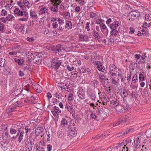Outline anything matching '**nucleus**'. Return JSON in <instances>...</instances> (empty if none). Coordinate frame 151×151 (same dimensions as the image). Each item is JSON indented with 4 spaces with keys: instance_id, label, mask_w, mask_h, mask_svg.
Segmentation results:
<instances>
[{
    "instance_id": "f257e3e1",
    "label": "nucleus",
    "mask_w": 151,
    "mask_h": 151,
    "mask_svg": "<svg viewBox=\"0 0 151 151\" xmlns=\"http://www.w3.org/2000/svg\"><path fill=\"white\" fill-rule=\"evenodd\" d=\"M68 132V136L69 137H74L77 134L76 128L73 126H70L68 129H66Z\"/></svg>"
},
{
    "instance_id": "f03ea898",
    "label": "nucleus",
    "mask_w": 151,
    "mask_h": 151,
    "mask_svg": "<svg viewBox=\"0 0 151 151\" xmlns=\"http://www.w3.org/2000/svg\"><path fill=\"white\" fill-rule=\"evenodd\" d=\"M61 62L58 58H55L52 59L51 63V67L52 68L57 69H58L61 65Z\"/></svg>"
},
{
    "instance_id": "7ed1b4c3",
    "label": "nucleus",
    "mask_w": 151,
    "mask_h": 151,
    "mask_svg": "<svg viewBox=\"0 0 151 151\" xmlns=\"http://www.w3.org/2000/svg\"><path fill=\"white\" fill-rule=\"evenodd\" d=\"M132 140L131 139H129L125 140L124 142H122L120 144H121V145H123L124 144H125L124 146H126V151H128V147H133V144L132 143Z\"/></svg>"
},
{
    "instance_id": "20e7f679",
    "label": "nucleus",
    "mask_w": 151,
    "mask_h": 151,
    "mask_svg": "<svg viewBox=\"0 0 151 151\" xmlns=\"http://www.w3.org/2000/svg\"><path fill=\"white\" fill-rule=\"evenodd\" d=\"M14 13L17 14L18 16H22L24 17H26L28 15L27 13L25 11L23 12L18 8H16L14 11Z\"/></svg>"
},
{
    "instance_id": "39448f33",
    "label": "nucleus",
    "mask_w": 151,
    "mask_h": 151,
    "mask_svg": "<svg viewBox=\"0 0 151 151\" xmlns=\"http://www.w3.org/2000/svg\"><path fill=\"white\" fill-rule=\"evenodd\" d=\"M140 16L139 13L136 11L131 12L129 14V16L131 20H134Z\"/></svg>"
},
{
    "instance_id": "423d86ee",
    "label": "nucleus",
    "mask_w": 151,
    "mask_h": 151,
    "mask_svg": "<svg viewBox=\"0 0 151 151\" xmlns=\"http://www.w3.org/2000/svg\"><path fill=\"white\" fill-rule=\"evenodd\" d=\"M61 47L59 46H54L52 49L55 52L56 55H61L62 52Z\"/></svg>"
},
{
    "instance_id": "0eeeda50",
    "label": "nucleus",
    "mask_w": 151,
    "mask_h": 151,
    "mask_svg": "<svg viewBox=\"0 0 151 151\" xmlns=\"http://www.w3.org/2000/svg\"><path fill=\"white\" fill-rule=\"evenodd\" d=\"M70 123H69L68 121L64 118L62 119L61 121V125L66 129H68V127L71 126Z\"/></svg>"
},
{
    "instance_id": "6e6552de",
    "label": "nucleus",
    "mask_w": 151,
    "mask_h": 151,
    "mask_svg": "<svg viewBox=\"0 0 151 151\" xmlns=\"http://www.w3.org/2000/svg\"><path fill=\"white\" fill-rule=\"evenodd\" d=\"M14 27L15 28L16 30L20 32H24V26L21 24H15L14 25Z\"/></svg>"
},
{
    "instance_id": "1a4fd4ad",
    "label": "nucleus",
    "mask_w": 151,
    "mask_h": 151,
    "mask_svg": "<svg viewBox=\"0 0 151 151\" xmlns=\"http://www.w3.org/2000/svg\"><path fill=\"white\" fill-rule=\"evenodd\" d=\"M50 2L51 4L52 5V7L50 8L51 10L54 12H58V6L59 5H58L57 4L55 3L54 1H50Z\"/></svg>"
},
{
    "instance_id": "9d476101",
    "label": "nucleus",
    "mask_w": 151,
    "mask_h": 151,
    "mask_svg": "<svg viewBox=\"0 0 151 151\" xmlns=\"http://www.w3.org/2000/svg\"><path fill=\"white\" fill-rule=\"evenodd\" d=\"M109 72L111 73V72H117L119 70V69H117L116 67L113 64H111L109 66Z\"/></svg>"
},
{
    "instance_id": "9b49d317",
    "label": "nucleus",
    "mask_w": 151,
    "mask_h": 151,
    "mask_svg": "<svg viewBox=\"0 0 151 151\" xmlns=\"http://www.w3.org/2000/svg\"><path fill=\"white\" fill-rule=\"evenodd\" d=\"M32 142L29 141H26L25 143V147L28 149V151H30L32 150Z\"/></svg>"
},
{
    "instance_id": "f8f14e48",
    "label": "nucleus",
    "mask_w": 151,
    "mask_h": 151,
    "mask_svg": "<svg viewBox=\"0 0 151 151\" xmlns=\"http://www.w3.org/2000/svg\"><path fill=\"white\" fill-rule=\"evenodd\" d=\"M51 112L54 116H56V114L61 113V111L58 107L55 106L53 107V111H52Z\"/></svg>"
},
{
    "instance_id": "ddd939ff",
    "label": "nucleus",
    "mask_w": 151,
    "mask_h": 151,
    "mask_svg": "<svg viewBox=\"0 0 151 151\" xmlns=\"http://www.w3.org/2000/svg\"><path fill=\"white\" fill-rule=\"evenodd\" d=\"M78 97L82 99H84L86 98L85 92L83 90L79 91L78 92Z\"/></svg>"
},
{
    "instance_id": "4468645a",
    "label": "nucleus",
    "mask_w": 151,
    "mask_h": 151,
    "mask_svg": "<svg viewBox=\"0 0 151 151\" xmlns=\"http://www.w3.org/2000/svg\"><path fill=\"white\" fill-rule=\"evenodd\" d=\"M51 20L53 22H56L55 21H57L58 22V23L60 24V25H63L64 24V22H63L62 20L60 18H54L52 17L51 19Z\"/></svg>"
},
{
    "instance_id": "2eb2a0df",
    "label": "nucleus",
    "mask_w": 151,
    "mask_h": 151,
    "mask_svg": "<svg viewBox=\"0 0 151 151\" xmlns=\"http://www.w3.org/2000/svg\"><path fill=\"white\" fill-rule=\"evenodd\" d=\"M118 26V22L115 21L113 23L111 24L110 28L112 30L113 29H116Z\"/></svg>"
},
{
    "instance_id": "dca6fc26",
    "label": "nucleus",
    "mask_w": 151,
    "mask_h": 151,
    "mask_svg": "<svg viewBox=\"0 0 151 151\" xmlns=\"http://www.w3.org/2000/svg\"><path fill=\"white\" fill-rule=\"evenodd\" d=\"M88 38V37L86 35H80L79 37V40L80 41H86Z\"/></svg>"
},
{
    "instance_id": "f3484780",
    "label": "nucleus",
    "mask_w": 151,
    "mask_h": 151,
    "mask_svg": "<svg viewBox=\"0 0 151 151\" xmlns=\"http://www.w3.org/2000/svg\"><path fill=\"white\" fill-rule=\"evenodd\" d=\"M93 36L95 37V38L97 39V40L98 41H99V40L100 39L101 37L99 35V33L96 32V31L94 30L93 31Z\"/></svg>"
},
{
    "instance_id": "a211bd4d",
    "label": "nucleus",
    "mask_w": 151,
    "mask_h": 151,
    "mask_svg": "<svg viewBox=\"0 0 151 151\" xmlns=\"http://www.w3.org/2000/svg\"><path fill=\"white\" fill-rule=\"evenodd\" d=\"M17 131L19 132V130L18 129H15L14 127H12L10 129V132L12 134H15L17 132Z\"/></svg>"
},
{
    "instance_id": "6ab92c4d",
    "label": "nucleus",
    "mask_w": 151,
    "mask_h": 151,
    "mask_svg": "<svg viewBox=\"0 0 151 151\" xmlns=\"http://www.w3.org/2000/svg\"><path fill=\"white\" fill-rule=\"evenodd\" d=\"M98 57L97 54L96 53H93L91 55V62L93 63H94Z\"/></svg>"
},
{
    "instance_id": "aec40b11",
    "label": "nucleus",
    "mask_w": 151,
    "mask_h": 151,
    "mask_svg": "<svg viewBox=\"0 0 151 151\" xmlns=\"http://www.w3.org/2000/svg\"><path fill=\"white\" fill-rule=\"evenodd\" d=\"M23 91L22 89L19 88L17 89L12 93L13 95H15V96H17L20 94Z\"/></svg>"
},
{
    "instance_id": "412c9836",
    "label": "nucleus",
    "mask_w": 151,
    "mask_h": 151,
    "mask_svg": "<svg viewBox=\"0 0 151 151\" xmlns=\"http://www.w3.org/2000/svg\"><path fill=\"white\" fill-rule=\"evenodd\" d=\"M121 96L123 98L126 97L128 95L127 92L125 89L122 90L121 91Z\"/></svg>"
},
{
    "instance_id": "4be33fe9",
    "label": "nucleus",
    "mask_w": 151,
    "mask_h": 151,
    "mask_svg": "<svg viewBox=\"0 0 151 151\" xmlns=\"http://www.w3.org/2000/svg\"><path fill=\"white\" fill-rule=\"evenodd\" d=\"M134 145H133V146L136 147L140 143V140L139 137H137L135 139H134Z\"/></svg>"
},
{
    "instance_id": "5701e85b",
    "label": "nucleus",
    "mask_w": 151,
    "mask_h": 151,
    "mask_svg": "<svg viewBox=\"0 0 151 151\" xmlns=\"http://www.w3.org/2000/svg\"><path fill=\"white\" fill-rule=\"evenodd\" d=\"M72 23L70 21H68L66 22L65 25V28H66L69 29L72 28Z\"/></svg>"
},
{
    "instance_id": "b1692460",
    "label": "nucleus",
    "mask_w": 151,
    "mask_h": 151,
    "mask_svg": "<svg viewBox=\"0 0 151 151\" xmlns=\"http://www.w3.org/2000/svg\"><path fill=\"white\" fill-rule=\"evenodd\" d=\"M6 65V60L4 59L0 58V66L4 67Z\"/></svg>"
},
{
    "instance_id": "393cba45",
    "label": "nucleus",
    "mask_w": 151,
    "mask_h": 151,
    "mask_svg": "<svg viewBox=\"0 0 151 151\" xmlns=\"http://www.w3.org/2000/svg\"><path fill=\"white\" fill-rule=\"evenodd\" d=\"M30 15L31 17L34 19H36L37 18V13L34 11H30Z\"/></svg>"
},
{
    "instance_id": "a878e982",
    "label": "nucleus",
    "mask_w": 151,
    "mask_h": 151,
    "mask_svg": "<svg viewBox=\"0 0 151 151\" xmlns=\"http://www.w3.org/2000/svg\"><path fill=\"white\" fill-rule=\"evenodd\" d=\"M47 9L45 7H42L40 9V11L39 12V14H41L47 12Z\"/></svg>"
},
{
    "instance_id": "bb28decb",
    "label": "nucleus",
    "mask_w": 151,
    "mask_h": 151,
    "mask_svg": "<svg viewBox=\"0 0 151 151\" xmlns=\"http://www.w3.org/2000/svg\"><path fill=\"white\" fill-rule=\"evenodd\" d=\"M122 106L120 105L116 106V107H114V109L117 112H121L122 111Z\"/></svg>"
},
{
    "instance_id": "cd10ccee",
    "label": "nucleus",
    "mask_w": 151,
    "mask_h": 151,
    "mask_svg": "<svg viewBox=\"0 0 151 151\" xmlns=\"http://www.w3.org/2000/svg\"><path fill=\"white\" fill-rule=\"evenodd\" d=\"M24 133V131H22L20 132L19 136L18 138V141L20 142L23 138V134Z\"/></svg>"
},
{
    "instance_id": "c85d7f7f",
    "label": "nucleus",
    "mask_w": 151,
    "mask_h": 151,
    "mask_svg": "<svg viewBox=\"0 0 151 151\" xmlns=\"http://www.w3.org/2000/svg\"><path fill=\"white\" fill-rule=\"evenodd\" d=\"M38 128L39 129H38V137L40 136V137H42L43 135V133L42 132V129L43 128L42 127H38Z\"/></svg>"
},
{
    "instance_id": "c756f323",
    "label": "nucleus",
    "mask_w": 151,
    "mask_h": 151,
    "mask_svg": "<svg viewBox=\"0 0 151 151\" xmlns=\"http://www.w3.org/2000/svg\"><path fill=\"white\" fill-rule=\"evenodd\" d=\"M64 17L66 19H69L70 18V13L69 12H65L63 14Z\"/></svg>"
},
{
    "instance_id": "7c9ffc66",
    "label": "nucleus",
    "mask_w": 151,
    "mask_h": 151,
    "mask_svg": "<svg viewBox=\"0 0 151 151\" xmlns=\"http://www.w3.org/2000/svg\"><path fill=\"white\" fill-rule=\"evenodd\" d=\"M40 22L39 23V24H38V25H39V27L40 29H42L44 25L43 19L41 18Z\"/></svg>"
},
{
    "instance_id": "2f4dec72",
    "label": "nucleus",
    "mask_w": 151,
    "mask_h": 151,
    "mask_svg": "<svg viewBox=\"0 0 151 151\" xmlns=\"http://www.w3.org/2000/svg\"><path fill=\"white\" fill-rule=\"evenodd\" d=\"M99 78L101 82H105L106 80H108V79L105 78V77L104 75H100L99 76Z\"/></svg>"
},
{
    "instance_id": "473e14b6",
    "label": "nucleus",
    "mask_w": 151,
    "mask_h": 151,
    "mask_svg": "<svg viewBox=\"0 0 151 151\" xmlns=\"http://www.w3.org/2000/svg\"><path fill=\"white\" fill-rule=\"evenodd\" d=\"M14 60L19 65L22 64L24 63V61L22 59H19L15 58L14 59Z\"/></svg>"
},
{
    "instance_id": "72a5a7b5",
    "label": "nucleus",
    "mask_w": 151,
    "mask_h": 151,
    "mask_svg": "<svg viewBox=\"0 0 151 151\" xmlns=\"http://www.w3.org/2000/svg\"><path fill=\"white\" fill-rule=\"evenodd\" d=\"M97 68L99 71L102 72H104L105 70V68L104 66L101 65H98L97 66Z\"/></svg>"
},
{
    "instance_id": "f704fd0d",
    "label": "nucleus",
    "mask_w": 151,
    "mask_h": 151,
    "mask_svg": "<svg viewBox=\"0 0 151 151\" xmlns=\"http://www.w3.org/2000/svg\"><path fill=\"white\" fill-rule=\"evenodd\" d=\"M16 109V107L14 106L10 108H9L6 110L7 113H11L13 112Z\"/></svg>"
},
{
    "instance_id": "c9c22d12",
    "label": "nucleus",
    "mask_w": 151,
    "mask_h": 151,
    "mask_svg": "<svg viewBox=\"0 0 151 151\" xmlns=\"http://www.w3.org/2000/svg\"><path fill=\"white\" fill-rule=\"evenodd\" d=\"M118 33V32L116 29H113L112 30V31L110 33L111 35H114V36L117 35Z\"/></svg>"
},
{
    "instance_id": "e433bc0d",
    "label": "nucleus",
    "mask_w": 151,
    "mask_h": 151,
    "mask_svg": "<svg viewBox=\"0 0 151 151\" xmlns=\"http://www.w3.org/2000/svg\"><path fill=\"white\" fill-rule=\"evenodd\" d=\"M23 3L25 6H27L28 8L31 6L29 2L27 0L23 1Z\"/></svg>"
},
{
    "instance_id": "4c0bfd02",
    "label": "nucleus",
    "mask_w": 151,
    "mask_h": 151,
    "mask_svg": "<svg viewBox=\"0 0 151 151\" xmlns=\"http://www.w3.org/2000/svg\"><path fill=\"white\" fill-rule=\"evenodd\" d=\"M100 26L102 29H106V32L107 34H108V30L107 29H106V27L105 24H101L100 25Z\"/></svg>"
},
{
    "instance_id": "58836bf2",
    "label": "nucleus",
    "mask_w": 151,
    "mask_h": 151,
    "mask_svg": "<svg viewBox=\"0 0 151 151\" xmlns=\"http://www.w3.org/2000/svg\"><path fill=\"white\" fill-rule=\"evenodd\" d=\"M76 1L78 2L81 6L84 5L86 2L82 0H76Z\"/></svg>"
},
{
    "instance_id": "ea45409f",
    "label": "nucleus",
    "mask_w": 151,
    "mask_h": 151,
    "mask_svg": "<svg viewBox=\"0 0 151 151\" xmlns=\"http://www.w3.org/2000/svg\"><path fill=\"white\" fill-rule=\"evenodd\" d=\"M73 96V95L72 93H69L68 97V100L70 101H72L74 99Z\"/></svg>"
},
{
    "instance_id": "a19ab883",
    "label": "nucleus",
    "mask_w": 151,
    "mask_h": 151,
    "mask_svg": "<svg viewBox=\"0 0 151 151\" xmlns=\"http://www.w3.org/2000/svg\"><path fill=\"white\" fill-rule=\"evenodd\" d=\"M111 104L115 105V107H116V106H118V105L119 104V101L117 100H116L115 101H114V100H112L111 102Z\"/></svg>"
},
{
    "instance_id": "79ce46f5",
    "label": "nucleus",
    "mask_w": 151,
    "mask_h": 151,
    "mask_svg": "<svg viewBox=\"0 0 151 151\" xmlns=\"http://www.w3.org/2000/svg\"><path fill=\"white\" fill-rule=\"evenodd\" d=\"M45 52L44 51L38 52V58H43L44 57Z\"/></svg>"
},
{
    "instance_id": "37998d69",
    "label": "nucleus",
    "mask_w": 151,
    "mask_h": 151,
    "mask_svg": "<svg viewBox=\"0 0 151 151\" xmlns=\"http://www.w3.org/2000/svg\"><path fill=\"white\" fill-rule=\"evenodd\" d=\"M127 134V131H125L124 132H122L120 133H119V134H117V137H119L121 136H122L125 134Z\"/></svg>"
},
{
    "instance_id": "c03bdc74",
    "label": "nucleus",
    "mask_w": 151,
    "mask_h": 151,
    "mask_svg": "<svg viewBox=\"0 0 151 151\" xmlns=\"http://www.w3.org/2000/svg\"><path fill=\"white\" fill-rule=\"evenodd\" d=\"M37 85L38 84L36 83H34L32 84V87L33 88L34 90L36 91L37 92V90H38V87H37Z\"/></svg>"
},
{
    "instance_id": "a18cd8bd",
    "label": "nucleus",
    "mask_w": 151,
    "mask_h": 151,
    "mask_svg": "<svg viewBox=\"0 0 151 151\" xmlns=\"http://www.w3.org/2000/svg\"><path fill=\"white\" fill-rule=\"evenodd\" d=\"M14 18V16L11 14H9L8 16L6 17L7 20L10 21L12 20Z\"/></svg>"
},
{
    "instance_id": "49530a36",
    "label": "nucleus",
    "mask_w": 151,
    "mask_h": 151,
    "mask_svg": "<svg viewBox=\"0 0 151 151\" xmlns=\"http://www.w3.org/2000/svg\"><path fill=\"white\" fill-rule=\"evenodd\" d=\"M151 17L149 14H146L145 16V20L146 21L151 19Z\"/></svg>"
},
{
    "instance_id": "de8ad7c7",
    "label": "nucleus",
    "mask_w": 151,
    "mask_h": 151,
    "mask_svg": "<svg viewBox=\"0 0 151 151\" xmlns=\"http://www.w3.org/2000/svg\"><path fill=\"white\" fill-rule=\"evenodd\" d=\"M144 76L141 73L139 74V81H142L144 80Z\"/></svg>"
},
{
    "instance_id": "09e8293b",
    "label": "nucleus",
    "mask_w": 151,
    "mask_h": 151,
    "mask_svg": "<svg viewBox=\"0 0 151 151\" xmlns=\"http://www.w3.org/2000/svg\"><path fill=\"white\" fill-rule=\"evenodd\" d=\"M118 77L121 78V80L122 82H123L124 81L125 79V78H124L121 74L118 73Z\"/></svg>"
},
{
    "instance_id": "8fccbe9b",
    "label": "nucleus",
    "mask_w": 151,
    "mask_h": 151,
    "mask_svg": "<svg viewBox=\"0 0 151 151\" xmlns=\"http://www.w3.org/2000/svg\"><path fill=\"white\" fill-rule=\"evenodd\" d=\"M67 109L68 110L70 113H74V110L73 109V107H72L70 108H67Z\"/></svg>"
},
{
    "instance_id": "3c124183",
    "label": "nucleus",
    "mask_w": 151,
    "mask_h": 151,
    "mask_svg": "<svg viewBox=\"0 0 151 151\" xmlns=\"http://www.w3.org/2000/svg\"><path fill=\"white\" fill-rule=\"evenodd\" d=\"M96 16V14L93 12H91L90 14V16L91 18H93Z\"/></svg>"
},
{
    "instance_id": "603ef678",
    "label": "nucleus",
    "mask_w": 151,
    "mask_h": 151,
    "mask_svg": "<svg viewBox=\"0 0 151 151\" xmlns=\"http://www.w3.org/2000/svg\"><path fill=\"white\" fill-rule=\"evenodd\" d=\"M114 40L113 38L111 37L109 38L108 39V44H111L114 42Z\"/></svg>"
},
{
    "instance_id": "864d4df0",
    "label": "nucleus",
    "mask_w": 151,
    "mask_h": 151,
    "mask_svg": "<svg viewBox=\"0 0 151 151\" xmlns=\"http://www.w3.org/2000/svg\"><path fill=\"white\" fill-rule=\"evenodd\" d=\"M7 14V12L4 9H2L1 12V14L2 16H6Z\"/></svg>"
},
{
    "instance_id": "5fc2aeb1",
    "label": "nucleus",
    "mask_w": 151,
    "mask_h": 151,
    "mask_svg": "<svg viewBox=\"0 0 151 151\" xmlns=\"http://www.w3.org/2000/svg\"><path fill=\"white\" fill-rule=\"evenodd\" d=\"M89 22H87L86 23V26L85 27V29H86L88 31H89L90 30L89 28Z\"/></svg>"
},
{
    "instance_id": "6e6d98bb",
    "label": "nucleus",
    "mask_w": 151,
    "mask_h": 151,
    "mask_svg": "<svg viewBox=\"0 0 151 151\" xmlns=\"http://www.w3.org/2000/svg\"><path fill=\"white\" fill-rule=\"evenodd\" d=\"M57 22H53L52 24V26L53 28L55 29L58 27V24L57 23Z\"/></svg>"
},
{
    "instance_id": "4d7b16f0",
    "label": "nucleus",
    "mask_w": 151,
    "mask_h": 151,
    "mask_svg": "<svg viewBox=\"0 0 151 151\" xmlns=\"http://www.w3.org/2000/svg\"><path fill=\"white\" fill-rule=\"evenodd\" d=\"M67 69L69 71H71L73 70L74 68L73 67H70L69 65L67 66Z\"/></svg>"
},
{
    "instance_id": "13d9d810",
    "label": "nucleus",
    "mask_w": 151,
    "mask_h": 151,
    "mask_svg": "<svg viewBox=\"0 0 151 151\" xmlns=\"http://www.w3.org/2000/svg\"><path fill=\"white\" fill-rule=\"evenodd\" d=\"M59 28L58 29V30H59L60 31H62L63 30V27L64 26L63 25H64V24H63V25H60V24H59Z\"/></svg>"
},
{
    "instance_id": "bf43d9fd",
    "label": "nucleus",
    "mask_w": 151,
    "mask_h": 151,
    "mask_svg": "<svg viewBox=\"0 0 151 151\" xmlns=\"http://www.w3.org/2000/svg\"><path fill=\"white\" fill-rule=\"evenodd\" d=\"M120 147H119L120 149H121L122 151H123L124 150H126V146H124L125 144H124L123 145H121V144H120Z\"/></svg>"
},
{
    "instance_id": "052dcab7",
    "label": "nucleus",
    "mask_w": 151,
    "mask_h": 151,
    "mask_svg": "<svg viewBox=\"0 0 151 151\" xmlns=\"http://www.w3.org/2000/svg\"><path fill=\"white\" fill-rule=\"evenodd\" d=\"M38 56H33V61L35 62H37L38 61Z\"/></svg>"
},
{
    "instance_id": "680f3d73",
    "label": "nucleus",
    "mask_w": 151,
    "mask_h": 151,
    "mask_svg": "<svg viewBox=\"0 0 151 151\" xmlns=\"http://www.w3.org/2000/svg\"><path fill=\"white\" fill-rule=\"evenodd\" d=\"M29 101L31 100V102L32 103H35V99L32 96H31L30 97V99L29 100Z\"/></svg>"
},
{
    "instance_id": "e2e57ef3",
    "label": "nucleus",
    "mask_w": 151,
    "mask_h": 151,
    "mask_svg": "<svg viewBox=\"0 0 151 151\" xmlns=\"http://www.w3.org/2000/svg\"><path fill=\"white\" fill-rule=\"evenodd\" d=\"M61 0H51L50 1H54L55 2L56 4H57L58 5H59V4L61 2Z\"/></svg>"
},
{
    "instance_id": "0e129e2a",
    "label": "nucleus",
    "mask_w": 151,
    "mask_h": 151,
    "mask_svg": "<svg viewBox=\"0 0 151 151\" xmlns=\"http://www.w3.org/2000/svg\"><path fill=\"white\" fill-rule=\"evenodd\" d=\"M47 99L48 100L50 99L52 97V96L51 94L49 92H48L47 93Z\"/></svg>"
},
{
    "instance_id": "69168bd1",
    "label": "nucleus",
    "mask_w": 151,
    "mask_h": 151,
    "mask_svg": "<svg viewBox=\"0 0 151 151\" xmlns=\"http://www.w3.org/2000/svg\"><path fill=\"white\" fill-rule=\"evenodd\" d=\"M103 21V20L101 19H97L96 21V23L98 24H99L102 23Z\"/></svg>"
},
{
    "instance_id": "338daca9",
    "label": "nucleus",
    "mask_w": 151,
    "mask_h": 151,
    "mask_svg": "<svg viewBox=\"0 0 151 151\" xmlns=\"http://www.w3.org/2000/svg\"><path fill=\"white\" fill-rule=\"evenodd\" d=\"M131 73L130 72L129 74H128V75L127 77V80L129 81L131 79Z\"/></svg>"
},
{
    "instance_id": "774afa93",
    "label": "nucleus",
    "mask_w": 151,
    "mask_h": 151,
    "mask_svg": "<svg viewBox=\"0 0 151 151\" xmlns=\"http://www.w3.org/2000/svg\"><path fill=\"white\" fill-rule=\"evenodd\" d=\"M38 88L39 89V91H38V93H40L42 90V86L40 84H38Z\"/></svg>"
}]
</instances>
